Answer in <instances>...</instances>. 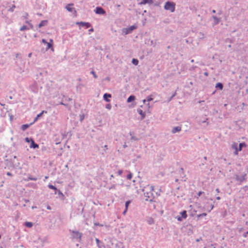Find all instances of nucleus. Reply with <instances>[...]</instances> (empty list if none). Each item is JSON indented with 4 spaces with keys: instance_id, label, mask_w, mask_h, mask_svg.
<instances>
[{
    "instance_id": "nucleus-56",
    "label": "nucleus",
    "mask_w": 248,
    "mask_h": 248,
    "mask_svg": "<svg viewBox=\"0 0 248 248\" xmlns=\"http://www.w3.org/2000/svg\"><path fill=\"white\" fill-rule=\"evenodd\" d=\"M96 240L97 242L99 241L98 239H96Z\"/></svg>"
},
{
    "instance_id": "nucleus-3",
    "label": "nucleus",
    "mask_w": 248,
    "mask_h": 248,
    "mask_svg": "<svg viewBox=\"0 0 248 248\" xmlns=\"http://www.w3.org/2000/svg\"><path fill=\"white\" fill-rule=\"evenodd\" d=\"M175 3L173 2L167 1L164 5V9L166 10H169L171 12L175 11Z\"/></svg>"
},
{
    "instance_id": "nucleus-41",
    "label": "nucleus",
    "mask_w": 248,
    "mask_h": 248,
    "mask_svg": "<svg viewBox=\"0 0 248 248\" xmlns=\"http://www.w3.org/2000/svg\"><path fill=\"white\" fill-rule=\"evenodd\" d=\"M50 43H52V44H53V40L52 39H50V40H49Z\"/></svg>"
},
{
    "instance_id": "nucleus-47",
    "label": "nucleus",
    "mask_w": 248,
    "mask_h": 248,
    "mask_svg": "<svg viewBox=\"0 0 248 248\" xmlns=\"http://www.w3.org/2000/svg\"><path fill=\"white\" fill-rule=\"evenodd\" d=\"M216 199H217V200H219L220 199V198L219 197H217V198H216Z\"/></svg>"
},
{
    "instance_id": "nucleus-4",
    "label": "nucleus",
    "mask_w": 248,
    "mask_h": 248,
    "mask_svg": "<svg viewBox=\"0 0 248 248\" xmlns=\"http://www.w3.org/2000/svg\"><path fill=\"white\" fill-rule=\"evenodd\" d=\"M94 12L96 14L98 15H104L106 13L104 10L102 8L100 7H97L95 10H94Z\"/></svg>"
},
{
    "instance_id": "nucleus-9",
    "label": "nucleus",
    "mask_w": 248,
    "mask_h": 248,
    "mask_svg": "<svg viewBox=\"0 0 248 248\" xmlns=\"http://www.w3.org/2000/svg\"><path fill=\"white\" fill-rule=\"evenodd\" d=\"M73 4L72 3L68 4L66 6L65 8L69 12H72L74 10V8L73 7Z\"/></svg>"
},
{
    "instance_id": "nucleus-15",
    "label": "nucleus",
    "mask_w": 248,
    "mask_h": 248,
    "mask_svg": "<svg viewBox=\"0 0 248 248\" xmlns=\"http://www.w3.org/2000/svg\"><path fill=\"white\" fill-rule=\"evenodd\" d=\"M181 129V128L179 126L175 127L172 129V132L173 133H175L176 132H179Z\"/></svg>"
},
{
    "instance_id": "nucleus-7",
    "label": "nucleus",
    "mask_w": 248,
    "mask_h": 248,
    "mask_svg": "<svg viewBox=\"0 0 248 248\" xmlns=\"http://www.w3.org/2000/svg\"><path fill=\"white\" fill-rule=\"evenodd\" d=\"M232 147L233 149H234L235 150L234 154L235 155H238L239 150H238V148H237V144L236 143H233L232 144Z\"/></svg>"
},
{
    "instance_id": "nucleus-16",
    "label": "nucleus",
    "mask_w": 248,
    "mask_h": 248,
    "mask_svg": "<svg viewBox=\"0 0 248 248\" xmlns=\"http://www.w3.org/2000/svg\"><path fill=\"white\" fill-rule=\"evenodd\" d=\"M246 147V144L244 142L240 143L239 145V148H238L239 151H241L242 150L243 147Z\"/></svg>"
},
{
    "instance_id": "nucleus-40",
    "label": "nucleus",
    "mask_w": 248,
    "mask_h": 248,
    "mask_svg": "<svg viewBox=\"0 0 248 248\" xmlns=\"http://www.w3.org/2000/svg\"><path fill=\"white\" fill-rule=\"evenodd\" d=\"M7 175H8V176H11V175H12V174H11L10 172H8L7 173Z\"/></svg>"
},
{
    "instance_id": "nucleus-14",
    "label": "nucleus",
    "mask_w": 248,
    "mask_h": 248,
    "mask_svg": "<svg viewBox=\"0 0 248 248\" xmlns=\"http://www.w3.org/2000/svg\"><path fill=\"white\" fill-rule=\"evenodd\" d=\"M47 23V20H43L38 25V27L39 28H41V27H42L43 26H44L46 25Z\"/></svg>"
},
{
    "instance_id": "nucleus-24",
    "label": "nucleus",
    "mask_w": 248,
    "mask_h": 248,
    "mask_svg": "<svg viewBox=\"0 0 248 248\" xmlns=\"http://www.w3.org/2000/svg\"><path fill=\"white\" fill-rule=\"evenodd\" d=\"M26 30H28V28L25 25L22 26L20 29V31H24Z\"/></svg>"
},
{
    "instance_id": "nucleus-58",
    "label": "nucleus",
    "mask_w": 248,
    "mask_h": 248,
    "mask_svg": "<svg viewBox=\"0 0 248 248\" xmlns=\"http://www.w3.org/2000/svg\"><path fill=\"white\" fill-rule=\"evenodd\" d=\"M246 234H248V232H246Z\"/></svg>"
},
{
    "instance_id": "nucleus-53",
    "label": "nucleus",
    "mask_w": 248,
    "mask_h": 248,
    "mask_svg": "<svg viewBox=\"0 0 248 248\" xmlns=\"http://www.w3.org/2000/svg\"><path fill=\"white\" fill-rule=\"evenodd\" d=\"M110 177H112V178H113L114 176H113V175H111L110 176Z\"/></svg>"
},
{
    "instance_id": "nucleus-51",
    "label": "nucleus",
    "mask_w": 248,
    "mask_h": 248,
    "mask_svg": "<svg viewBox=\"0 0 248 248\" xmlns=\"http://www.w3.org/2000/svg\"><path fill=\"white\" fill-rule=\"evenodd\" d=\"M18 55H19L18 54H16V57H18Z\"/></svg>"
},
{
    "instance_id": "nucleus-17",
    "label": "nucleus",
    "mask_w": 248,
    "mask_h": 248,
    "mask_svg": "<svg viewBox=\"0 0 248 248\" xmlns=\"http://www.w3.org/2000/svg\"><path fill=\"white\" fill-rule=\"evenodd\" d=\"M135 99V97L134 95H130L127 99V102L128 103L131 102Z\"/></svg>"
},
{
    "instance_id": "nucleus-8",
    "label": "nucleus",
    "mask_w": 248,
    "mask_h": 248,
    "mask_svg": "<svg viewBox=\"0 0 248 248\" xmlns=\"http://www.w3.org/2000/svg\"><path fill=\"white\" fill-rule=\"evenodd\" d=\"M122 31L123 35H126L131 32L130 31L129 28H124L122 29Z\"/></svg>"
},
{
    "instance_id": "nucleus-32",
    "label": "nucleus",
    "mask_w": 248,
    "mask_h": 248,
    "mask_svg": "<svg viewBox=\"0 0 248 248\" xmlns=\"http://www.w3.org/2000/svg\"><path fill=\"white\" fill-rule=\"evenodd\" d=\"M132 176V174L131 173H129L128 175H127V178L128 179L130 180V179H131Z\"/></svg>"
},
{
    "instance_id": "nucleus-28",
    "label": "nucleus",
    "mask_w": 248,
    "mask_h": 248,
    "mask_svg": "<svg viewBox=\"0 0 248 248\" xmlns=\"http://www.w3.org/2000/svg\"><path fill=\"white\" fill-rule=\"evenodd\" d=\"M213 18H214V20H215V22H216V24L218 23V22H219V19H218V18H217V17H216V16H213Z\"/></svg>"
},
{
    "instance_id": "nucleus-46",
    "label": "nucleus",
    "mask_w": 248,
    "mask_h": 248,
    "mask_svg": "<svg viewBox=\"0 0 248 248\" xmlns=\"http://www.w3.org/2000/svg\"><path fill=\"white\" fill-rule=\"evenodd\" d=\"M216 190V191H217V193H218V192H219V189H218V188H217Z\"/></svg>"
},
{
    "instance_id": "nucleus-23",
    "label": "nucleus",
    "mask_w": 248,
    "mask_h": 248,
    "mask_svg": "<svg viewBox=\"0 0 248 248\" xmlns=\"http://www.w3.org/2000/svg\"><path fill=\"white\" fill-rule=\"evenodd\" d=\"M137 28H138V27L137 26H135V25L131 26V27H129L130 31H131V32H132L134 30L137 29Z\"/></svg>"
},
{
    "instance_id": "nucleus-21",
    "label": "nucleus",
    "mask_w": 248,
    "mask_h": 248,
    "mask_svg": "<svg viewBox=\"0 0 248 248\" xmlns=\"http://www.w3.org/2000/svg\"><path fill=\"white\" fill-rule=\"evenodd\" d=\"M29 126H30L29 124H23L21 126V129L23 131H24L26 129H27Z\"/></svg>"
},
{
    "instance_id": "nucleus-38",
    "label": "nucleus",
    "mask_w": 248,
    "mask_h": 248,
    "mask_svg": "<svg viewBox=\"0 0 248 248\" xmlns=\"http://www.w3.org/2000/svg\"><path fill=\"white\" fill-rule=\"evenodd\" d=\"M25 140L27 142H29L30 141V140L29 138H26Z\"/></svg>"
},
{
    "instance_id": "nucleus-52",
    "label": "nucleus",
    "mask_w": 248,
    "mask_h": 248,
    "mask_svg": "<svg viewBox=\"0 0 248 248\" xmlns=\"http://www.w3.org/2000/svg\"><path fill=\"white\" fill-rule=\"evenodd\" d=\"M178 179H176L175 180V181H176V182H178Z\"/></svg>"
},
{
    "instance_id": "nucleus-44",
    "label": "nucleus",
    "mask_w": 248,
    "mask_h": 248,
    "mask_svg": "<svg viewBox=\"0 0 248 248\" xmlns=\"http://www.w3.org/2000/svg\"><path fill=\"white\" fill-rule=\"evenodd\" d=\"M95 225H99V226H103V225H99V223H95Z\"/></svg>"
},
{
    "instance_id": "nucleus-19",
    "label": "nucleus",
    "mask_w": 248,
    "mask_h": 248,
    "mask_svg": "<svg viewBox=\"0 0 248 248\" xmlns=\"http://www.w3.org/2000/svg\"><path fill=\"white\" fill-rule=\"evenodd\" d=\"M181 214L182 217L183 218H186V217H187V214H186V211H183V212H182L181 213Z\"/></svg>"
},
{
    "instance_id": "nucleus-12",
    "label": "nucleus",
    "mask_w": 248,
    "mask_h": 248,
    "mask_svg": "<svg viewBox=\"0 0 248 248\" xmlns=\"http://www.w3.org/2000/svg\"><path fill=\"white\" fill-rule=\"evenodd\" d=\"M44 113H46L47 111L43 110L40 113L38 114L34 119V122H36Z\"/></svg>"
},
{
    "instance_id": "nucleus-26",
    "label": "nucleus",
    "mask_w": 248,
    "mask_h": 248,
    "mask_svg": "<svg viewBox=\"0 0 248 248\" xmlns=\"http://www.w3.org/2000/svg\"><path fill=\"white\" fill-rule=\"evenodd\" d=\"M46 45H47L46 48L47 49L51 48L52 46V43H50L47 42Z\"/></svg>"
},
{
    "instance_id": "nucleus-18",
    "label": "nucleus",
    "mask_w": 248,
    "mask_h": 248,
    "mask_svg": "<svg viewBox=\"0 0 248 248\" xmlns=\"http://www.w3.org/2000/svg\"><path fill=\"white\" fill-rule=\"evenodd\" d=\"M31 145L30 146L31 148V147H33V148H38V147H39L38 145L37 144H35L34 143V140H31Z\"/></svg>"
},
{
    "instance_id": "nucleus-5",
    "label": "nucleus",
    "mask_w": 248,
    "mask_h": 248,
    "mask_svg": "<svg viewBox=\"0 0 248 248\" xmlns=\"http://www.w3.org/2000/svg\"><path fill=\"white\" fill-rule=\"evenodd\" d=\"M76 24L77 25H81L82 27H85L86 28H89L91 26L90 23L88 22H77Z\"/></svg>"
},
{
    "instance_id": "nucleus-57",
    "label": "nucleus",
    "mask_w": 248,
    "mask_h": 248,
    "mask_svg": "<svg viewBox=\"0 0 248 248\" xmlns=\"http://www.w3.org/2000/svg\"><path fill=\"white\" fill-rule=\"evenodd\" d=\"M107 147V145H105V148H106Z\"/></svg>"
},
{
    "instance_id": "nucleus-55",
    "label": "nucleus",
    "mask_w": 248,
    "mask_h": 248,
    "mask_svg": "<svg viewBox=\"0 0 248 248\" xmlns=\"http://www.w3.org/2000/svg\"><path fill=\"white\" fill-rule=\"evenodd\" d=\"M45 178H46V179H47V178H48V177H47V176H46V177H45Z\"/></svg>"
},
{
    "instance_id": "nucleus-30",
    "label": "nucleus",
    "mask_w": 248,
    "mask_h": 248,
    "mask_svg": "<svg viewBox=\"0 0 248 248\" xmlns=\"http://www.w3.org/2000/svg\"><path fill=\"white\" fill-rule=\"evenodd\" d=\"M91 74L93 75L94 78H97V76L94 71H92Z\"/></svg>"
},
{
    "instance_id": "nucleus-43",
    "label": "nucleus",
    "mask_w": 248,
    "mask_h": 248,
    "mask_svg": "<svg viewBox=\"0 0 248 248\" xmlns=\"http://www.w3.org/2000/svg\"><path fill=\"white\" fill-rule=\"evenodd\" d=\"M204 75H205V76H208V75L207 72H205V73H204Z\"/></svg>"
},
{
    "instance_id": "nucleus-31",
    "label": "nucleus",
    "mask_w": 248,
    "mask_h": 248,
    "mask_svg": "<svg viewBox=\"0 0 248 248\" xmlns=\"http://www.w3.org/2000/svg\"><path fill=\"white\" fill-rule=\"evenodd\" d=\"M206 215H207L206 213H203L202 214L198 215V217H200L206 216Z\"/></svg>"
},
{
    "instance_id": "nucleus-11",
    "label": "nucleus",
    "mask_w": 248,
    "mask_h": 248,
    "mask_svg": "<svg viewBox=\"0 0 248 248\" xmlns=\"http://www.w3.org/2000/svg\"><path fill=\"white\" fill-rule=\"evenodd\" d=\"M130 203V201H127L126 202H125V210L123 212V215H125L126 212H127V209H128V206H129V203Z\"/></svg>"
},
{
    "instance_id": "nucleus-35",
    "label": "nucleus",
    "mask_w": 248,
    "mask_h": 248,
    "mask_svg": "<svg viewBox=\"0 0 248 248\" xmlns=\"http://www.w3.org/2000/svg\"><path fill=\"white\" fill-rule=\"evenodd\" d=\"M26 23L28 24L29 25H30V26H31V29L33 28V26L31 24L29 21H26Z\"/></svg>"
},
{
    "instance_id": "nucleus-27",
    "label": "nucleus",
    "mask_w": 248,
    "mask_h": 248,
    "mask_svg": "<svg viewBox=\"0 0 248 248\" xmlns=\"http://www.w3.org/2000/svg\"><path fill=\"white\" fill-rule=\"evenodd\" d=\"M48 187L49 188H50L51 189H53V190H56L57 189L56 187L55 186H53L52 185H48Z\"/></svg>"
},
{
    "instance_id": "nucleus-10",
    "label": "nucleus",
    "mask_w": 248,
    "mask_h": 248,
    "mask_svg": "<svg viewBox=\"0 0 248 248\" xmlns=\"http://www.w3.org/2000/svg\"><path fill=\"white\" fill-rule=\"evenodd\" d=\"M111 95L110 94H108V93H105L103 95V98L104 99V100L107 102H108L110 101V100L108 99V98H111Z\"/></svg>"
},
{
    "instance_id": "nucleus-1",
    "label": "nucleus",
    "mask_w": 248,
    "mask_h": 248,
    "mask_svg": "<svg viewBox=\"0 0 248 248\" xmlns=\"http://www.w3.org/2000/svg\"><path fill=\"white\" fill-rule=\"evenodd\" d=\"M153 188L150 185L144 186L142 189L143 196L146 201H152L153 199Z\"/></svg>"
},
{
    "instance_id": "nucleus-2",
    "label": "nucleus",
    "mask_w": 248,
    "mask_h": 248,
    "mask_svg": "<svg viewBox=\"0 0 248 248\" xmlns=\"http://www.w3.org/2000/svg\"><path fill=\"white\" fill-rule=\"evenodd\" d=\"M152 100H153V98L151 96H148L146 99L143 100V105L144 106L145 109L143 113L142 112V110H140V117L141 118H144L145 117L146 111H149L150 106L149 102Z\"/></svg>"
},
{
    "instance_id": "nucleus-37",
    "label": "nucleus",
    "mask_w": 248,
    "mask_h": 248,
    "mask_svg": "<svg viewBox=\"0 0 248 248\" xmlns=\"http://www.w3.org/2000/svg\"><path fill=\"white\" fill-rule=\"evenodd\" d=\"M42 42L44 44H46L47 43V42L46 41V40L45 39H42Z\"/></svg>"
},
{
    "instance_id": "nucleus-39",
    "label": "nucleus",
    "mask_w": 248,
    "mask_h": 248,
    "mask_svg": "<svg viewBox=\"0 0 248 248\" xmlns=\"http://www.w3.org/2000/svg\"><path fill=\"white\" fill-rule=\"evenodd\" d=\"M89 31H90V32H93V28H91V29H90L89 30Z\"/></svg>"
},
{
    "instance_id": "nucleus-13",
    "label": "nucleus",
    "mask_w": 248,
    "mask_h": 248,
    "mask_svg": "<svg viewBox=\"0 0 248 248\" xmlns=\"http://www.w3.org/2000/svg\"><path fill=\"white\" fill-rule=\"evenodd\" d=\"M153 0H143L141 2H140V4H146V3H148L149 4H151L152 3H153Z\"/></svg>"
},
{
    "instance_id": "nucleus-6",
    "label": "nucleus",
    "mask_w": 248,
    "mask_h": 248,
    "mask_svg": "<svg viewBox=\"0 0 248 248\" xmlns=\"http://www.w3.org/2000/svg\"><path fill=\"white\" fill-rule=\"evenodd\" d=\"M72 235L74 238H80L81 237V234L77 231H72Z\"/></svg>"
},
{
    "instance_id": "nucleus-42",
    "label": "nucleus",
    "mask_w": 248,
    "mask_h": 248,
    "mask_svg": "<svg viewBox=\"0 0 248 248\" xmlns=\"http://www.w3.org/2000/svg\"><path fill=\"white\" fill-rule=\"evenodd\" d=\"M177 219H178V220H179V221H181V220H182V219H181V217H178L177 218Z\"/></svg>"
},
{
    "instance_id": "nucleus-48",
    "label": "nucleus",
    "mask_w": 248,
    "mask_h": 248,
    "mask_svg": "<svg viewBox=\"0 0 248 248\" xmlns=\"http://www.w3.org/2000/svg\"><path fill=\"white\" fill-rule=\"evenodd\" d=\"M31 53H30V54H29V55H28V57H31Z\"/></svg>"
},
{
    "instance_id": "nucleus-50",
    "label": "nucleus",
    "mask_w": 248,
    "mask_h": 248,
    "mask_svg": "<svg viewBox=\"0 0 248 248\" xmlns=\"http://www.w3.org/2000/svg\"><path fill=\"white\" fill-rule=\"evenodd\" d=\"M204 159L205 160H206V159H207V157H206V156H205V157H204Z\"/></svg>"
},
{
    "instance_id": "nucleus-45",
    "label": "nucleus",
    "mask_w": 248,
    "mask_h": 248,
    "mask_svg": "<svg viewBox=\"0 0 248 248\" xmlns=\"http://www.w3.org/2000/svg\"><path fill=\"white\" fill-rule=\"evenodd\" d=\"M47 209H48V210H50V209H51V208H50V207L49 206H48L47 207Z\"/></svg>"
},
{
    "instance_id": "nucleus-36",
    "label": "nucleus",
    "mask_w": 248,
    "mask_h": 248,
    "mask_svg": "<svg viewBox=\"0 0 248 248\" xmlns=\"http://www.w3.org/2000/svg\"><path fill=\"white\" fill-rule=\"evenodd\" d=\"M29 179L31 180L36 181L37 180V178H29Z\"/></svg>"
},
{
    "instance_id": "nucleus-22",
    "label": "nucleus",
    "mask_w": 248,
    "mask_h": 248,
    "mask_svg": "<svg viewBox=\"0 0 248 248\" xmlns=\"http://www.w3.org/2000/svg\"><path fill=\"white\" fill-rule=\"evenodd\" d=\"M25 226L27 227L31 228L32 226V223L30 222H26L25 223Z\"/></svg>"
},
{
    "instance_id": "nucleus-25",
    "label": "nucleus",
    "mask_w": 248,
    "mask_h": 248,
    "mask_svg": "<svg viewBox=\"0 0 248 248\" xmlns=\"http://www.w3.org/2000/svg\"><path fill=\"white\" fill-rule=\"evenodd\" d=\"M139 61L137 59H133L132 60V63L135 65H137L138 64Z\"/></svg>"
},
{
    "instance_id": "nucleus-34",
    "label": "nucleus",
    "mask_w": 248,
    "mask_h": 248,
    "mask_svg": "<svg viewBox=\"0 0 248 248\" xmlns=\"http://www.w3.org/2000/svg\"><path fill=\"white\" fill-rule=\"evenodd\" d=\"M122 173H123V170H119L118 171V174L119 175H121L122 174Z\"/></svg>"
},
{
    "instance_id": "nucleus-49",
    "label": "nucleus",
    "mask_w": 248,
    "mask_h": 248,
    "mask_svg": "<svg viewBox=\"0 0 248 248\" xmlns=\"http://www.w3.org/2000/svg\"><path fill=\"white\" fill-rule=\"evenodd\" d=\"M212 12H213V13H215L216 12V11H215V10H213L212 11Z\"/></svg>"
},
{
    "instance_id": "nucleus-20",
    "label": "nucleus",
    "mask_w": 248,
    "mask_h": 248,
    "mask_svg": "<svg viewBox=\"0 0 248 248\" xmlns=\"http://www.w3.org/2000/svg\"><path fill=\"white\" fill-rule=\"evenodd\" d=\"M216 87L219 88L220 90H222L223 89V85L221 83H217L216 85Z\"/></svg>"
},
{
    "instance_id": "nucleus-29",
    "label": "nucleus",
    "mask_w": 248,
    "mask_h": 248,
    "mask_svg": "<svg viewBox=\"0 0 248 248\" xmlns=\"http://www.w3.org/2000/svg\"><path fill=\"white\" fill-rule=\"evenodd\" d=\"M203 193V192L202 191H200L198 192V193L197 194V198H199V197L202 195V194Z\"/></svg>"
},
{
    "instance_id": "nucleus-33",
    "label": "nucleus",
    "mask_w": 248,
    "mask_h": 248,
    "mask_svg": "<svg viewBox=\"0 0 248 248\" xmlns=\"http://www.w3.org/2000/svg\"><path fill=\"white\" fill-rule=\"evenodd\" d=\"M15 8H16L15 5H13L12 7L11 8V9H10V11H11V12H13Z\"/></svg>"
},
{
    "instance_id": "nucleus-54",
    "label": "nucleus",
    "mask_w": 248,
    "mask_h": 248,
    "mask_svg": "<svg viewBox=\"0 0 248 248\" xmlns=\"http://www.w3.org/2000/svg\"><path fill=\"white\" fill-rule=\"evenodd\" d=\"M74 12H75V14L77 13V11L76 10H74Z\"/></svg>"
}]
</instances>
